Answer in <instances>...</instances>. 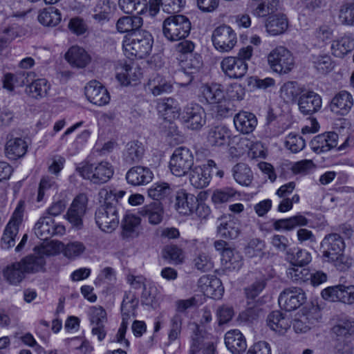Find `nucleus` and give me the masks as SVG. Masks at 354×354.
Returning a JSON list of instances; mask_svg holds the SVG:
<instances>
[{"label":"nucleus","instance_id":"nucleus-1","mask_svg":"<svg viewBox=\"0 0 354 354\" xmlns=\"http://www.w3.org/2000/svg\"><path fill=\"white\" fill-rule=\"evenodd\" d=\"M125 194L123 190L106 187L99 191L100 205L95 212V221L102 231L111 233L118 227L120 221L118 205Z\"/></svg>","mask_w":354,"mask_h":354},{"label":"nucleus","instance_id":"nucleus-2","mask_svg":"<svg viewBox=\"0 0 354 354\" xmlns=\"http://www.w3.org/2000/svg\"><path fill=\"white\" fill-rule=\"evenodd\" d=\"M76 171L84 179L93 184H103L108 182L113 175V167L111 163L102 161L98 163H84L76 168Z\"/></svg>","mask_w":354,"mask_h":354},{"label":"nucleus","instance_id":"nucleus-3","mask_svg":"<svg viewBox=\"0 0 354 354\" xmlns=\"http://www.w3.org/2000/svg\"><path fill=\"white\" fill-rule=\"evenodd\" d=\"M194 46H177L178 56L180 66V76H186L184 83L187 84L193 80V74L202 66L203 62L201 56L192 54Z\"/></svg>","mask_w":354,"mask_h":354},{"label":"nucleus","instance_id":"nucleus-4","mask_svg":"<svg viewBox=\"0 0 354 354\" xmlns=\"http://www.w3.org/2000/svg\"><path fill=\"white\" fill-rule=\"evenodd\" d=\"M162 28L165 37L169 41H178L188 36L191 23L184 15H173L165 19Z\"/></svg>","mask_w":354,"mask_h":354},{"label":"nucleus","instance_id":"nucleus-5","mask_svg":"<svg viewBox=\"0 0 354 354\" xmlns=\"http://www.w3.org/2000/svg\"><path fill=\"white\" fill-rule=\"evenodd\" d=\"M268 62L270 68L279 73H287L294 66V57L291 52L284 46H278L268 55Z\"/></svg>","mask_w":354,"mask_h":354},{"label":"nucleus","instance_id":"nucleus-6","mask_svg":"<svg viewBox=\"0 0 354 354\" xmlns=\"http://www.w3.org/2000/svg\"><path fill=\"white\" fill-rule=\"evenodd\" d=\"M193 165L194 156L189 149L180 147L174 150L169 162V168L174 175L185 176Z\"/></svg>","mask_w":354,"mask_h":354},{"label":"nucleus","instance_id":"nucleus-7","mask_svg":"<svg viewBox=\"0 0 354 354\" xmlns=\"http://www.w3.org/2000/svg\"><path fill=\"white\" fill-rule=\"evenodd\" d=\"M180 120L187 129L197 131L205 124L206 113L201 105L191 103L185 107Z\"/></svg>","mask_w":354,"mask_h":354},{"label":"nucleus","instance_id":"nucleus-8","mask_svg":"<svg viewBox=\"0 0 354 354\" xmlns=\"http://www.w3.org/2000/svg\"><path fill=\"white\" fill-rule=\"evenodd\" d=\"M24 209L19 203L15 209L12 218L7 224L1 238V248L10 249L15 244V237L19 232V227L23 221Z\"/></svg>","mask_w":354,"mask_h":354},{"label":"nucleus","instance_id":"nucleus-9","mask_svg":"<svg viewBox=\"0 0 354 354\" xmlns=\"http://www.w3.org/2000/svg\"><path fill=\"white\" fill-rule=\"evenodd\" d=\"M35 235L41 240L46 241L53 236L62 235L65 232L64 225L56 223L49 216H41L34 227Z\"/></svg>","mask_w":354,"mask_h":354},{"label":"nucleus","instance_id":"nucleus-10","mask_svg":"<svg viewBox=\"0 0 354 354\" xmlns=\"http://www.w3.org/2000/svg\"><path fill=\"white\" fill-rule=\"evenodd\" d=\"M322 297L325 300L339 301L347 305L354 304V286L338 285L328 287L322 291Z\"/></svg>","mask_w":354,"mask_h":354},{"label":"nucleus","instance_id":"nucleus-11","mask_svg":"<svg viewBox=\"0 0 354 354\" xmlns=\"http://www.w3.org/2000/svg\"><path fill=\"white\" fill-rule=\"evenodd\" d=\"M174 207L179 214L183 215H189L195 210L198 212L201 209L209 212L207 207L199 205L196 197L183 189L176 192Z\"/></svg>","mask_w":354,"mask_h":354},{"label":"nucleus","instance_id":"nucleus-12","mask_svg":"<svg viewBox=\"0 0 354 354\" xmlns=\"http://www.w3.org/2000/svg\"><path fill=\"white\" fill-rule=\"evenodd\" d=\"M88 201L86 194H80L75 197L67 211V219L77 228L82 226V220L86 212Z\"/></svg>","mask_w":354,"mask_h":354},{"label":"nucleus","instance_id":"nucleus-13","mask_svg":"<svg viewBox=\"0 0 354 354\" xmlns=\"http://www.w3.org/2000/svg\"><path fill=\"white\" fill-rule=\"evenodd\" d=\"M217 169V165L213 160H208L206 165L194 167L189 174L191 184L197 189L207 187L211 180V172Z\"/></svg>","mask_w":354,"mask_h":354},{"label":"nucleus","instance_id":"nucleus-14","mask_svg":"<svg viewBox=\"0 0 354 354\" xmlns=\"http://www.w3.org/2000/svg\"><path fill=\"white\" fill-rule=\"evenodd\" d=\"M305 300V293L301 288H288L280 294L278 302L286 311H292L302 305Z\"/></svg>","mask_w":354,"mask_h":354},{"label":"nucleus","instance_id":"nucleus-15","mask_svg":"<svg viewBox=\"0 0 354 354\" xmlns=\"http://www.w3.org/2000/svg\"><path fill=\"white\" fill-rule=\"evenodd\" d=\"M87 100L97 106L109 104L110 95L107 89L98 81H90L84 88Z\"/></svg>","mask_w":354,"mask_h":354},{"label":"nucleus","instance_id":"nucleus-16","mask_svg":"<svg viewBox=\"0 0 354 354\" xmlns=\"http://www.w3.org/2000/svg\"><path fill=\"white\" fill-rule=\"evenodd\" d=\"M322 100L317 93L305 89L299 97L298 106L299 111L305 115H313L319 111L322 107Z\"/></svg>","mask_w":354,"mask_h":354},{"label":"nucleus","instance_id":"nucleus-17","mask_svg":"<svg viewBox=\"0 0 354 354\" xmlns=\"http://www.w3.org/2000/svg\"><path fill=\"white\" fill-rule=\"evenodd\" d=\"M221 67L225 75L231 79L242 78L248 68L245 62L236 57L224 58L221 63Z\"/></svg>","mask_w":354,"mask_h":354},{"label":"nucleus","instance_id":"nucleus-18","mask_svg":"<svg viewBox=\"0 0 354 354\" xmlns=\"http://www.w3.org/2000/svg\"><path fill=\"white\" fill-rule=\"evenodd\" d=\"M338 135L335 132H326L317 135L310 141L312 150L321 153L330 151L337 145Z\"/></svg>","mask_w":354,"mask_h":354},{"label":"nucleus","instance_id":"nucleus-19","mask_svg":"<svg viewBox=\"0 0 354 354\" xmlns=\"http://www.w3.org/2000/svg\"><path fill=\"white\" fill-rule=\"evenodd\" d=\"M323 256L328 258L344 252L345 243L342 237L337 233H331L325 236L321 243Z\"/></svg>","mask_w":354,"mask_h":354},{"label":"nucleus","instance_id":"nucleus-20","mask_svg":"<svg viewBox=\"0 0 354 354\" xmlns=\"http://www.w3.org/2000/svg\"><path fill=\"white\" fill-rule=\"evenodd\" d=\"M172 88L171 83L158 73L152 74L145 84V91L153 96L168 93L171 91Z\"/></svg>","mask_w":354,"mask_h":354},{"label":"nucleus","instance_id":"nucleus-21","mask_svg":"<svg viewBox=\"0 0 354 354\" xmlns=\"http://www.w3.org/2000/svg\"><path fill=\"white\" fill-rule=\"evenodd\" d=\"M153 177V174L151 169L142 166L131 167L126 174L127 183L133 186L147 184L152 180Z\"/></svg>","mask_w":354,"mask_h":354},{"label":"nucleus","instance_id":"nucleus-22","mask_svg":"<svg viewBox=\"0 0 354 354\" xmlns=\"http://www.w3.org/2000/svg\"><path fill=\"white\" fill-rule=\"evenodd\" d=\"M225 344L232 354H242L247 348L246 339L237 329L230 330L225 333Z\"/></svg>","mask_w":354,"mask_h":354},{"label":"nucleus","instance_id":"nucleus-23","mask_svg":"<svg viewBox=\"0 0 354 354\" xmlns=\"http://www.w3.org/2000/svg\"><path fill=\"white\" fill-rule=\"evenodd\" d=\"M198 283L207 296L214 299H219L222 297L224 288L218 278L203 276L199 279Z\"/></svg>","mask_w":354,"mask_h":354},{"label":"nucleus","instance_id":"nucleus-24","mask_svg":"<svg viewBox=\"0 0 354 354\" xmlns=\"http://www.w3.org/2000/svg\"><path fill=\"white\" fill-rule=\"evenodd\" d=\"M234 124L238 131L243 134H249L255 129L257 118L252 113L240 111L234 115Z\"/></svg>","mask_w":354,"mask_h":354},{"label":"nucleus","instance_id":"nucleus-25","mask_svg":"<svg viewBox=\"0 0 354 354\" xmlns=\"http://www.w3.org/2000/svg\"><path fill=\"white\" fill-rule=\"evenodd\" d=\"M116 75L118 80L124 86L136 84V82L142 77L141 68L134 64H124L118 68Z\"/></svg>","mask_w":354,"mask_h":354},{"label":"nucleus","instance_id":"nucleus-26","mask_svg":"<svg viewBox=\"0 0 354 354\" xmlns=\"http://www.w3.org/2000/svg\"><path fill=\"white\" fill-rule=\"evenodd\" d=\"M201 97L209 104H221L225 100L221 86L216 84H205L200 88Z\"/></svg>","mask_w":354,"mask_h":354},{"label":"nucleus","instance_id":"nucleus-27","mask_svg":"<svg viewBox=\"0 0 354 354\" xmlns=\"http://www.w3.org/2000/svg\"><path fill=\"white\" fill-rule=\"evenodd\" d=\"M217 233L225 239H236L240 233V224L234 218H223L217 227Z\"/></svg>","mask_w":354,"mask_h":354},{"label":"nucleus","instance_id":"nucleus-28","mask_svg":"<svg viewBox=\"0 0 354 354\" xmlns=\"http://www.w3.org/2000/svg\"><path fill=\"white\" fill-rule=\"evenodd\" d=\"M66 59L77 68L85 67L90 62V56L80 46H72L65 55Z\"/></svg>","mask_w":354,"mask_h":354},{"label":"nucleus","instance_id":"nucleus-29","mask_svg":"<svg viewBox=\"0 0 354 354\" xmlns=\"http://www.w3.org/2000/svg\"><path fill=\"white\" fill-rule=\"evenodd\" d=\"M145 149L141 142L134 140L128 142L123 151V160L132 165L139 162L144 155Z\"/></svg>","mask_w":354,"mask_h":354},{"label":"nucleus","instance_id":"nucleus-30","mask_svg":"<svg viewBox=\"0 0 354 354\" xmlns=\"http://www.w3.org/2000/svg\"><path fill=\"white\" fill-rule=\"evenodd\" d=\"M308 220L301 214H297L287 218L274 221L272 226L276 230L291 231L297 227L306 226Z\"/></svg>","mask_w":354,"mask_h":354},{"label":"nucleus","instance_id":"nucleus-31","mask_svg":"<svg viewBox=\"0 0 354 354\" xmlns=\"http://www.w3.org/2000/svg\"><path fill=\"white\" fill-rule=\"evenodd\" d=\"M353 105L352 95L347 91H343L337 94L332 100L331 109L333 111L341 115L346 114Z\"/></svg>","mask_w":354,"mask_h":354},{"label":"nucleus","instance_id":"nucleus-32","mask_svg":"<svg viewBox=\"0 0 354 354\" xmlns=\"http://www.w3.org/2000/svg\"><path fill=\"white\" fill-rule=\"evenodd\" d=\"M27 149L26 142L20 138L9 139L5 147V153L8 158L17 160L25 155Z\"/></svg>","mask_w":354,"mask_h":354},{"label":"nucleus","instance_id":"nucleus-33","mask_svg":"<svg viewBox=\"0 0 354 354\" xmlns=\"http://www.w3.org/2000/svg\"><path fill=\"white\" fill-rule=\"evenodd\" d=\"M139 213L146 217L151 225H158L162 220L163 208L160 202L153 201L141 208Z\"/></svg>","mask_w":354,"mask_h":354},{"label":"nucleus","instance_id":"nucleus-34","mask_svg":"<svg viewBox=\"0 0 354 354\" xmlns=\"http://www.w3.org/2000/svg\"><path fill=\"white\" fill-rule=\"evenodd\" d=\"M213 44H235L236 35L228 26H221L216 28L212 34Z\"/></svg>","mask_w":354,"mask_h":354},{"label":"nucleus","instance_id":"nucleus-35","mask_svg":"<svg viewBox=\"0 0 354 354\" xmlns=\"http://www.w3.org/2000/svg\"><path fill=\"white\" fill-rule=\"evenodd\" d=\"M50 88L48 81L44 78L32 80L31 83L26 86V92L31 97L41 99L45 97Z\"/></svg>","mask_w":354,"mask_h":354},{"label":"nucleus","instance_id":"nucleus-36","mask_svg":"<svg viewBox=\"0 0 354 354\" xmlns=\"http://www.w3.org/2000/svg\"><path fill=\"white\" fill-rule=\"evenodd\" d=\"M140 218L134 214H127L122 221V236L124 239L134 238L140 232Z\"/></svg>","mask_w":354,"mask_h":354},{"label":"nucleus","instance_id":"nucleus-37","mask_svg":"<svg viewBox=\"0 0 354 354\" xmlns=\"http://www.w3.org/2000/svg\"><path fill=\"white\" fill-rule=\"evenodd\" d=\"M268 326L274 331L283 333L291 325L289 318L286 317L280 311L272 312L267 318Z\"/></svg>","mask_w":354,"mask_h":354},{"label":"nucleus","instance_id":"nucleus-38","mask_svg":"<svg viewBox=\"0 0 354 354\" xmlns=\"http://www.w3.org/2000/svg\"><path fill=\"white\" fill-rule=\"evenodd\" d=\"M148 196L155 201L169 200L172 194L173 188L171 185L165 182H160L153 184L148 189Z\"/></svg>","mask_w":354,"mask_h":354},{"label":"nucleus","instance_id":"nucleus-39","mask_svg":"<svg viewBox=\"0 0 354 354\" xmlns=\"http://www.w3.org/2000/svg\"><path fill=\"white\" fill-rule=\"evenodd\" d=\"M332 332L339 341L350 337L354 334V320L348 317L339 319Z\"/></svg>","mask_w":354,"mask_h":354},{"label":"nucleus","instance_id":"nucleus-40","mask_svg":"<svg viewBox=\"0 0 354 354\" xmlns=\"http://www.w3.org/2000/svg\"><path fill=\"white\" fill-rule=\"evenodd\" d=\"M4 279L10 285L17 286L25 278L26 274L19 262L8 266L3 271Z\"/></svg>","mask_w":354,"mask_h":354},{"label":"nucleus","instance_id":"nucleus-41","mask_svg":"<svg viewBox=\"0 0 354 354\" xmlns=\"http://www.w3.org/2000/svg\"><path fill=\"white\" fill-rule=\"evenodd\" d=\"M229 138V130L224 126L211 128L207 135V142L212 146H223L228 143Z\"/></svg>","mask_w":354,"mask_h":354},{"label":"nucleus","instance_id":"nucleus-42","mask_svg":"<svg viewBox=\"0 0 354 354\" xmlns=\"http://www.w3.org/2000/svg\"><path fill=\"white\" fill-rule=\"evenodd\" d=\"M158 111L165 118L175 119L180 116V107L176 100L171 97L163 99L158 102Z\"/></svg>","mask_w":354,"mask_h":354},{"label":"nucleus","instance_id":"nucleus-43","mask_svg":"<svg viewBox=\"0 0 354 354\" xmlns=\"http://www.w3.org/2000/svg\"><path fill=\"white\" fill-rule=\"evenodd\" d=\"M40 24L45 26L54 27L58 25L62 20L60 11L53 6L41 10L37 17Z\"/></svg>","mask_w":354,"mask_h":354},{"label":"nucleus","instance_id":"nucleus-44","mask_svg":"<svg viewBox=\"0 0 354 354\" xmlns=\"http://www.w3.org/2000/svg\"><path fill=\"white\" fill-rule=\"evenodd\" d=\"M288 26V19L283 15H274L269 17L266 24L267 32L272 35L283 33Z\"/></svg>","mask_w":354,"mask_h":354},{"label":"nucleus","instance_id":"nucleus-45","mask_svg":"<svg viewBox=\"0 0 354 354\" xmlns=\"http://www.w3.org/2000/svg\"><path fill=\"white\" fill-rule=\"evenodd\" d=\"M304 90L305 88L296 82H287L281 87L280 95L286 102H294Z\"/></svg>","mask_w":354,"mask_h":354},{"label":"nucleus","instance_id":"nucleus-46","mask_svg":"<svg viewBox=\"0 0 354 354\" xmlns=\"http://www.w3.org/2000/svg\"><path fill=\"white\" fill-rule=\"evenodd\" d=\"M142 25V19L138 16H125L120 17L116 23V28L120 32L127 34L138 29Z\"/></svg>","mask_w":354,"mask_h":354},{"label":"nucleus","instance_id":"nucleus-47","mask_svg":"<svg viewBox=\"0 0 354 354\" xmlns=\"http://www.w3.org/2000/svg\"><path fill=\"white\" fill-rule=\"evenodd\" d=\"M21 264L25 274L37 272L43 270L46 263L42 256H28L21 259Z\"/></svg>","mask_w":354,"mask_h":354},{"label":"nucleus","instance_id":"nucleus-48","mask_svg":"<svg viewBox=\"0 0 354 354\" xmlns=\"http://www.w3.org/2000/svg\"><path fill=\"white\" fill-rule=\"evenodd\" d=\"M93 18L98 23L103 24L109 20V17L113 11L112 3L110 0H99L95 6Z\"/></svg>","mask_w":354,"mask_h":354},{"label":"nucleus","instance_id":"nucleus-49","mask_svg":"<svg viewBox=\"0 0 354 354\" xmlns=\"http://www.w3.org/2000/svg\"><path fill=\"white\" fill-rule=\"evenodd\" d=\"M234 180L240 185L248 186L252 180V172L245 163H238L232 169Z\"/></svg>","mask_w":354,"mask_h":354},{"label":"nucleus","instance_id":"nucleus-50","mask_svg":"<svg viewBox=\"0 0 354 354\" xmlns=\"http://www.w3.org/2000/svg\"><path fill=\"white\" fill-rule=\"evenodd\" d=\"M288 277L297 283H302L309 281L312 277V273L308 268L301 266H291L287 269Z\"/></svg>","mask_w":354,"mask_h":354},{"label":"nucleus","instance_id":"nucleus-51","mask_svg":"<svg viewBox=\"0 0 354 354\" xmlns=\"http://www.w3.org/2000/svg\"><path fill=\"white\" fill-rule=\"evenodd\" d=\"M316 318L314 313L310 311L303 313L294 320L293 328L296 333H306L315 323Z\"/></svg>","mask_w":354,"mask_h":354},{"label":"nucleus","instance_id":"nucleus-52","mask_svg":"<svg viewBox=\"0 0 354 354\" xmlns=\"http://www.w3.org/2000/svg\"><path fill=\"white\" fill-rule=\"evenodd\" d=\"M286 259L290 262L291 266H305L311 261V254L308 251L303 249H298L297 252H294L291 249L287 251Z\"/></svg>","mask_w":354,"mask_h":354},{"label":"nucleus","instance_id":"nucleus-53","mask_svg":"<svg viewBox=\"0 0 354 354\" xmlns=\"http://www.w3.org/2000/svg\"><path fill=\"white\" fill-rule=\"evenodd\" d=\"M118 5L127 14H132L135 11L137 13H143L147 6L146 0H119Z\"/></svg>","mask_w":354,"mask_h":354},{"label":"nucleus","instance_id":"nucleus-54","mask_svg":"<svg viewBox=\"0 0 354 354\" xmlns=\"http://www.w3.org/2000/svg\"><path fill=\"white\" fill-rule=\"evenodd\" d=\"M152 46H122L124 55L130 59H143L151 52Z\"/></svg>","mask_w":354,"mask_h":354},{"label":"nucleus","instance_id":"nucleus-55","mask_svg":"<svg viewBox=\"0 0 354 354\" xmlns=\"http://www.w3.org/2000/svg\"><path fill=\"white\" fill-rule=\"evenodd\" d=\"M133 44L142 43V44H151L153 39L151 34L145 30L134 29L133 31L125 36Z\"/></svg>","mask_w":354,"mask_h":354},{"label":"nucleus","instance_id":"nucleus-56","mask_svg":"<svg viewBox=\"0 0 354 354\" xmlns=\"http://www.w3.org/2000/svg\"><path fill=\"white\" fill-rule=\"evenodd\" d=\"M313 63L315 68L321 74H326L333 68L331 59L328 55H313Z\"/></svg>","mask_w":354,"mask_h":354},{"label":"nucleus","instance_id":"nucleus-57","mask_svg":"<svg viewBox=\"0 0 354 354\" xmlns=\"http://www.w3.org/2000/svg\"><path fill=\"white\" fill-rule=\"evenodd\" d=\"M163 257L171 263L178 264L183 261V250L176 245L166 246L162 252Z\"/></svg>","mask_w":354,"mask_h":354},{"label":"nucleus","instance_id":"nucleus-58","mask_svg":"<svg viewBox=\"0 0 354 354\" xmlns=\"http://www.w3.org/2000/svg\"><path fill=\"white\" fill-rule=\"evenodd\" d=\"M86 247L83 243L80 241L70 242L66 245H64V254L69 259H75L84 253Z\"/></svg>","mask_w":354,"mask_h":354},{"label":"nucleus","instance_id":"nucleus-59","mask_svg":"<svg viewBox=\"0 0 354 354\" xmlns=\"http://www.w3.org/2000/svg\"><path fill=\"white\" fill-rule=\"evenodd\" d=\"M306 145L305 140L300 136L290 133L285 142V146L292 153H297L302 150Z\"/></svg>","mask_w":354,"mask_h":354},{"label":"nucleus","instance_id":"nucleus-60","mask_svg":"<svg viewBox=\"0 0 354 354\" xmlns=\"http://www.w3.org/2000/svg\"><path fill=\"white\" fill-rule=\"evenodd\" d=\"M193 262L195 268L203 272L209 271L214 267L211 257L205 252L198 254L194 259Z\"/></svg>","mask_w":354,"mask_h":354},{"label":"nucleus","instance_id":"nucleus-61","mask_svg":"<svg viewBox=\"0 0 354 354\" xmlns=\"http://www.w3.org/2000/svg\"><path fill=\"white\" fill-rule=\"evenodd\" d=\"M327 261L330 262L339 271H346L351 265L352 259L344 254V252L335 256L327 258Z\"/></svg>","mask_w":354,"mask_h":354},{"label":"nucleus","instance_id":"nucleus-62","mask_svg":"<svg viewBox=\"0 0 354 354\" xmlns=\"http://www.w3.org/2000/svg\"><path fill=\"white\" fill-rule=\"evenodd\" d=\"M169 327L168 338L171 342L177 339L181 333L182 318L180 315L176 314L171 318Z\"/></svg>","mask_w":354,"mask_h":354},{"label":"nucleus","instance_id":"nucleus-63","mask_svg":"<svg viewBox=\"0 0 354 354\" xmlns=\"http://www.w3.org/2000/svg\"><path fill=\"white\" fill-rule=\"evenodd\" d=\"M128 297L124 299L121 305V311L122 316V323L127 322L129 324V319L131 316H135V310L137 305V301L133 299L127 300Z\"/></svg>","mask_w":354,"mask_h":354},{"label":"nucleus","instance_id":"nucleus-64","mask_svg":"<svg viewBox=\"0 0 354 354\" xmlns=\"http://www.w3.org/2000/svg\"><path fill=\"white\" fill-rule=\"evenodd\" d=\"M90 321L92 325L104 324L106 322V313L101 307L93 306L90 311Z\"/></svg>","mask_w":354,"mask_h":354}]
</instances>
